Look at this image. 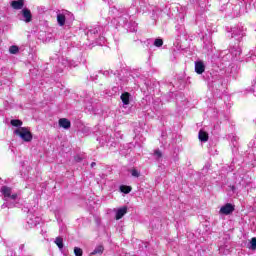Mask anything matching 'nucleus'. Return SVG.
<instances>
[{"label":"nucleus","mask_w":256,"mask_h":256,"mask_svg":"<svg viewBox=\"0 0 256 256\" xmlns=\"http://www.w3.org/2000/svg\"><path fill=\"white\" fill-rule=\"evenodd\" d=\"M138 5L137 8L132 6L128 10L123 7H110L109 14L114 17L112 23L116 25V29H118V27H124V29H127L130 33L137 31V23L133 21L135 15H137V13H147L151 11V6L147 0H138Z\"/></svg>","instance_id":"f257e3e1"},{"label":"nucleus","mask_w":256,"mask_h":256,"mask_svg":"<svg viewBox=\"0 0 256 256\" xmlns=\"http://www.w3.org/2000/svg\"><path fill=\"white\" fill-rule=\"evenodd\" d=\"M245 31L247 29L243 24H238L231 28V41H237L234 45H230L229 53L223 56L222 61L231 63V61H237L239 59V56L241 55V46H239V42L243 41V38L245 37Z\"/></svg>","instance_id":"f03ea898"},{"label":"nucleus","mask_w":256,"mask_h":256,"mask_svg":"<svg viewBox=\"0 0 256 256\" xmlns=\"http://www.w3.org/2000/svg\"><path fill=\"white\" fill-rule=\"evenodd\" d=\"M0 193L3 195L4 203L1 205V209H13L19 203V195L13 193V189L9 186H2Z\"/></svg>","instance_id":"7ed1b4c3"},{"label":"nucleus","mask_w":256,"mask_h":256,"mask_svg":"<svg viewBox=\"0 0 256 256\" xmlns=\"http://www.w3.org/2000/svg\"><path fill=\"white\" fill-rule=\"evenodd\" d=\"M107 29H109V27L107 26H92L86 31V35L89 41H95L97 45H103V43H105V38L103 37V35L107 31Z\"/></svg>","instance_id":"20e7f679"},{"label":"nucleus","mask_w":256,"mask_h":256,"mask_svg":"<svg viewBox=\"0 0 256 256\" xmlns=\"http://www.w3.org/2000/svg\"><path fill=\"white\" fill-rule=\"evenodd\" d=\"M253 8L256 9V0H238L232 8V17H240Z\"/></svg>","instance_id":"39448f33"},{"label":"nucleus","mask_w":256,"mask_h":256,"mask_svg":"<svg viewBox=\"0 0 256 256\" xmlns=\"http://www.w3.org/2000/svg\"><path fill=\"white\" fill-rule=\"evenodd\" d=\"M204 81L212 84V87H217V85H223V79L219 75H212L211 72H205L203 74Z\"/></svg>","instance_id":"423d86ee"},{"label":"nucleus","mask_w":256,"mask_h":256,"mask_svg":"<svg viewBox=\"0 0 256 256\" xmlns=\"http://www.w3.org/2000/svg\"><path fill=\"white\" fill-rule=\"evenodd\" d=\"M15 134L19 135V137L26 141V143H29L33 140V135L31 134V131L25 127H20L19 129L15 130Z\"/></svg>","instance_id":"0eeeda50"},{"label":"nucleus","mask_w":256,"mask_h":256,"mask_svg":"<svg viewBox=\"0 0 256 256\" xmlns=\"http://www.w3.org/2000/svg\"><path fill=\"white\" fill-rule=\"evenodd\" d=\"M27 225L30 228L37 227L41 223V217L37 216L33 211L28 210V215L26 218Z\"/></svg>","instance_id":"6e6552de"},{"label":"nucleus","mask_w":256,"mask_h":256,"mask_svg":"<svg viewBox=\"0 0 256 256\" xmlns=\"http://www.w3.org/2000/svg\"><path fill=\"white\" fill-rule=\"evenodd\" d=\"M235 211V206H233L231 203H227L226 205L222 206L220 208V215H231Z\"/></svg>","instance_id":"1a4fd4ad"},{"label":"nucleus","mask_w":256,"mask_h":256,"mask_svg":"<svg viewBox=\"0 0 256 256\" xmlns=\"http://www.w3.org/2000/svg\"><path fill=\"white\" fill-rule=\"evenodd\" d=\"M21 15L23 17L22 21H24L25 23H31L32 19H33V15L31 14V10L24 8L21 11Z\"/></svg>","instance_id":"9d476101"},{"label":"nucleus","mask_w":256,"mask_h":256,"mask_svg":"<svg viewBox=\"0 0 256 256\" xmlns=\"http://www.w3.org/2000/svg\"><path fill=\"white\" fill-rule=\"evenodd\" d=\"M67 10H63L58 11L57 12V23L60 27H63V25H65V21H66V15H67Z\"/></svg>","instance_id":"9b49d317"},{"label":"nucleus","mask_w":256,"mask_h":256,"mask_svg":"<svg viewBox=\"0 0 256 256\" xmlns=\"http://www.w3.org/2000/svg\"><path fill=\"white\" fill-rule=\"evenodd\" d=\"M238 181L241 185V187H249V185H251V180H249V176L247 174H242V176L240 175L238 178Z\"/></svg>","instance_id":"f8f14e48"},{"label":"nucleus","mask_w":256,"mask_h":256,"mask_svg":"<svg viewBox=\"0 0 256 256\" xmlns=\"http://www.w3.org/2000/svg\"><path fill=\"white\" fill-rule=\"evenodd\" d=\"M195 72L198 75H203V73H205V63H203V61L195 62Z\"/></svg>","instance_id":"ddd939ff"},{"label":"nucleus","mask_w":256,"mask_h":256,"mask_svg":"<svg viewBox=\"0 0 256 256\" xmlns=\"http://www.w3.org/2000/svg\"><path fill=\"white\" fill-rule=\"evenodd\" d=\"M59 127H62V129H71V121L67 118H61L59 119Z\"/></svg>","instance_id":"4468645a"},{"label":"nucleus","mask_w":256,"mask_h":256,"mask_svg":"<svg viewBox=\"0 0 256 256\" xmlns=\"http://www.w3.org/2000/svg\"><path fill=\"white\" fill-rule=\"evenodd\" d=\"M127 215V206H124L122 208H119L116 212V221H119V219H123Z\"/></svg>","instance_id":"2eb2a0df"},{"label":"nucleus","mask_w":256,"mask_h":256,"mask_svg":"<svg viewBox=\"0 0 256 256\" xmlns=\"http://www.w3.org/2000/svg\"><path fill=\"white\" fill-rule=\"evenodd\" d=\"M198 139L202 141V143H207L209 141V134L207 132L200 130L198 134Z\"/></svg>","instance_id":"dca6fc26"},{"label":"nucleus","mask_w":256,"mask_h":256,"mask_svg":"<svg viewBox=\"0 0 256 256\" xmlns=\"http://www.w3.org/2000/svg\"><path fill=\"white\" fill-rule=\"evenodd\" d=\"M130 98H131V94H129L128 92H124L120 96V99H121L123 105H129Z\"/></svg>","instance_id":"f3484780"},{"label":"nucleus","mask_w":256,"mask_h":256,"mask_svg":"<svg viewBox=\"0 0 256 256\" xmlns=\"http://www.w3.org/2000/svg\"><path fill=\"white\" fill-rule=\"evenodd\" d=\"M11 5L13 9L19 10V9H23L24 3H23V0H17V1H13Z\"/></svg>","instance_id":"a211bd4d"},{"label":"nucleus","mask_w":256,"mask_h":256,"mask_svg":"<svg viewBox=\"0 0 256 256\" xmlns=\"http://www.w3.org/2000/svg\"><path fill=\"white\" fill-rule=\"evenodd\" d=\"M103 251H105V248L103 247V245H98L93 252L91 253V255H102Z\"/></svg>","instance_id":"6ab92c4d"},{"label":"nucleus","mask_w":256,"mask_h":256,"mask_svg":"<svg viewBox=\"0 0 256 256\" xmlns=\"http://www.w3.org/2000/svg\"><path fill=\"white\" fill-rule=\"evenodd\" d=\"M248 249H251V251H255L256 250V237H253L249 244H248Z\"/></svg>","instance_id":"aec40b11"},{"label":"nucleus","mask_w":256,"mask_h":256,"mask_svg":"<svg viewBox=\"0 0 256 256\" xmlns=\"http://www.w3.org/2000/svg\"><path fill=\"white\" fill-rule=\"evenodd\" d=\"M120 191L121 193H125V195L131 193V187L130 186H125V185H121L120 186Z\"/></svg>","instance_id":"412c9836"},{"label":"nucleus","mask_w":256,"mask_h":256,"mask_svg":"<svg viewBox=\"0 0 256 256\" xmlns=\"http://www.w3.org/2000/svg\"><path fill=\"white\" fill-rule=\"evenodd\" d=\"M9 53H11V55H17L19 53V47L15 45L10 46Z\"/></svg>","instance_id":"4be33fe9"},{"label":"nucleus","mask_w":256,"mask_h":256,"mask_svg":"<svg viewBox=\"0 0 256 256\" xmlns=\"http://www.w3.org/2000/svg\"><path fill=\"white\" fill-rule=\"evenodd\" d=\"M55 245H57V247L59 249H63V238L61 237H57L54 241Z\"/></svg>","instance_id":"5701e85b"},{"label":"nucleus","mask_w":256,"mask_h":256,"mask_svg":"<svg viewBox=\"0 0 256 256\" xmlns=\"http://www.w3.org/2000/svg\"><path fill=\"white\" fill-rule=\"evenodd\" d=\"M154 47H163V39L156 38L153 42Z\"/></svg>","instance_id":"b1692460"},{"label":"nucleus","mask_w":256,"mask_h":256,"mask_svg":"<svg viewBox=\"0 0 256 256\" xmlns=\"http://www.w3.org/2000/svg\"><path fill=\"white\" fill-rule=\"evenodd\" d=\"M11 125L13 127H21V125H23V122L21 120H11Z\"/></svg>","instance_id":"393cba45"},{"label":"nucleus","mask_w":256,"mask_h":256,"mask_svg":"<svg viewBox=\"0 0 256 256\" xmlns=\"http://www.w3.org/2000/svg\"><path fill=\"white\" fill-rule=\"evenodd\" d=\"M130 173H131L132 177L138 178V177L141 176V173L137 169H135V168L131 169Z\"/></svg>","instance_id":"a878e982"},{"label":"nucleus","mask_w":256,"mask_h":256,"mask_svg":"<svg viewBox=\"0 0 256 256\" xmlns=\"http://www.w3.org/2000/svg\"><path fill=\"white\" fill-rule=\"evenodd\" d=\"M74 255L75 256H83V249L79 247H74Z\"/></svg>","instance_id":"bb28decb"},{"label":"nucleus","mask_w":256,"mask_h":256,"mask_svg":"<svg viewBox=\"0 0 256 256\" xmlns=\"http://www.w3.org/2000/svg\"><path fill=\"white\" fill-rule=\"evenodd\" d=\"M220 3H222L220 11H225V9L227 7V3H229V0H220Z\"/></svg>","instance_id":"cd10ccee"},{"label":"nucleus","mask_w":256,"mask_h":256,"mask_svg":"<svg viewBox=\"0 0 256 256\" xmlns=\"http://www.w3.org/2000/svg\"><path fill=\"white\" fill-rule=\"evenodd\" d=\"M154 157L155 159H161V157H163V153H161L160 150H155Z\"/></svg>","instance_id":"c85d7f7f"},{"label":"nucleus","mask_w":256,"mask_h":256,"mask_svg":"<svg viewBox=\"0 0 256 256\" xmlns=\"http://www.w3.org/2000/svg\"><path fill=\"white\" fill-rule=\"evenodd\" d=\"M250 58L252 61H255L256 59V49L250 51Z\"/></svg>","instance_id":"c756f323"},{"label":"nucleus","mask_w":256,"mask_h":256,"mask_svg":"<svg viewBox=\"0 0 256 256\" xmlns=\"http://www.w3.org/2000/svg\"><path fill=\"white\" fill-rule=\"evenodd\" d=\"M61 65H64V67H67V65H69V67H73V64L68 60H62Z\"/></svg>","instance_id":"7c9ffc66"},{"label":"nucleus","mask_w":256,"mask_h":256,"mask_svg":"<svg viewBox=\"0 0 256 256\" xmlns=\"http://www.w3.org/2000/svg\"><path fill=\"white\" fill-rule=\"evenodd\" d=\"M255 87H256V80L253 81L251 91L255 93Z\"/></svg>","instance_id":"2f4dec72"},{"label":"nucleus","mask_w":256,"mask_h":256,"mask_svg":"<svg viewBox=\"0 0 256 256\" xmlns=\"http://www.w3.org/2000/svg\"><path fill=\"white\" fill-rule=\"evenodd\" d=\"M224 249H225V247L221 246V247L219 248V252L225 254V252H223Z\"/></svg>","instance_id":"473e14b6"},{"label":"nucleus","mask_w":256,"mask_h":256,"mask_svg":"<svg viewBox=\"0 0 256 256\" xmlns=\"http://www.w3.org/2000/svg\"><path fill=\"white\" fill-rule=\"evenodd\" d=\"M20 249L23 251V249H25V245L24 244L20 245Z\"/></svg>","instance_id":"72a5a7b5"},{"label":"nucleus","mask_w":256,"mask_h":256,"mask_svg":"<svg viewBox=\"0 0 256 256\" xmlns=\"http://www.w3.org/2000/svg\"><path fill=\"white\" fill-rule=\"evenodd\" d=\"M95 165H97V163H95V162H92V163H91V167H92V168L95 167Z\"/></svg>","instance_id":"f704fd0d"},{"label":"nucleus","mask_w":256,"mask_h":256,"mask_svg":"<svg viewBox=\"0 0 256 256\" xmlns=\"http://www.w3.org/2000/svg\"><path fill=\"white\" fill-rule=\"evenodd\" d=\"M75 159H76V161H78V162L81 161V158H80L79 156H77Z\"/></svg>","instance_id":"c9c22d12"},{"label":"nucleus","mask_w":256,"mask_h":256,"mask_svg":"<svg viewBox=\"0 0 256 256\" xmlns=\"http://www.w3.org/2000/svg\"><path fill=\"white\" fill-rule=\"evenodd\" d=\"M104 75H109V71H105V72H104Z\"/></svg>","instance_id":"e433bc0d"},{"label":"nucleus","mask_w":256,"mask_h":256,"mask_svg":"<svg viewBox=\"0 0 256 256\" xmlns=\"http://www.w3.org/2000/svg\"><path fill=\"white\" fill-rule=\"evenodd\" d=\"M95 79H97V76H95L94 78H92V81H95Z\"/></svg>","instance_id":"4c0bfd02"},{"label":"nucleus","mask_w":256,"mask_h":256,"mask_svg":"<svg viewBox=\"0 0 256 256\" xmlns=\"http://www.w3.org/2000/svg\"><path fill=\"white\" fill-rule=\"evenodd\" d=\"M62 72H63V70H60V71H59V73H62Z\"/></svg>","instance_id":"58836bf2"}]
</instances>
